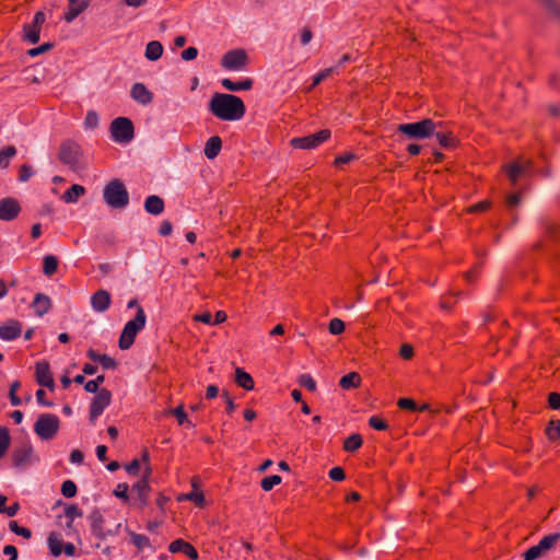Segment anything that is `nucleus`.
Wrapping results in <instances>:
<instances>
[{"label": "nucleus", "mask_w": 560, "mask_h": 560, "mask_svg": "<svg viewBox=\"0 0 560 560\" xmlns=\"http://www.w3.org/2000/svg\"><path fill=\"white\" fill-rule=\"evenodd\" d=\"M132 544L139 549L142 550L150 546V539L142 534L130 533Z\"/></svg>", "instance_id": "a19ab883"}, {"label": "nucleus", "mask_w": 560, "mask_h": 560, "mask_svg": "<svg viewBox=\"0 0 560 560\" xmlns=\"http://www.w3.org/2000/svg\"><path fill=\"white\" fill-rule=\"evenodd\" d=\"M34 312L37 316H44L51 307V301L48 295L44 293H37L32 303Z\"/></svg>", "instance_id": "5701e85b"}, {"label": "nucleus", "mask_w": 560, "mask_h": 560, "mask_svg": "<svg viewBox=\"0 0 560 560\" xmlns=\"http://www.w3.org/2000/svg\"><path fill=\"white\" fill-rule=\"evenodd\" d=\"M222 149V140L219 136H213L206 142L203 153L207 159H215Z\"/></svg>", "instance_id": "393cba45"}, {"label": "nucleus", "mask_w": 560, "mask_h": 560, "mask_svg": "<svg viewBox=\"0 0 560 560\" xmlns=\"http://www.w3.org/2000/svg\"><path fill=\"white\" fill-rule=\"evenodd\" d=\"M168 413L173 415L176 418V420H177L179 425L186 424V425H189V427H195V424H192L191 421L188 420L183 405H180V406H178V407H176L174 409H171L168 411Z\"/></svg>", "instance_id": "4c0bfd02"}, {"label": "nucleus", "mask_w": 560, "mask_h": 560, "mask_svg": "<svg viewBox=\"0 0 560 560\" xmlns=\"http://www.w3.org/2000/svg\"><path fill=\"white\" fill-rule=\"evenodd\" d=\"M21 212V206L15 198L5 197L0 200V220L12 221Z\"/></svg>", "instance_id": "ddd939ff"}, {"label": "nucleus", "mask_w": 560, "mask_h": 560, "mask_svg": "<svg viewBox=\"0 0 560 560\" xmlns=\"http://www.w3.org/2000/svg\"><path fill=\"white\" fill-rule=\"evenodd\" d=\"M168 551L172 553L182 552L191 560L198 559V551L196 550V548L191 544L180 538L175 539L170 544Z\"/></svg>", "instance_id": "a211bd4d"}, {"label": "nucleus", "mask_w": 560, "mask_h": 560, "mask_svg": "<svg viewBox=\"0 0 560 560\" xmlns=\"http://www.w3.org/2000/svg\"><path fill=\"white\" fill-rule=\"evenodd\" d=\"M78 491L77 485L72 480H66L61 485V493L66 498L75 497Z\"/></svg>", "instance_id": "a18cd8bd"}, {"label": "nucleus", "mask_w": 560, "mask_h": 560, "mask_svg": "<svg viewBox=\"0 0 560 560\" xmlns=\"http://www.w3.org/2000/svg\"><path fill=\"white\" fill-rule=\"evenodd\" d=\"M84 125L89 129L96 128L98 126V115H97V113L94 112V110L88 112V114L85 116V119H84Z\"/></svg>", "instance_id": "4d7b16f0"}, {"label": "nucleus", "mask_w": 560, "mask_h": 560, "mask_svg": "<svg viewBox=\"0 0 560 560\" xmlns=\"http://www.w3.org/2000/svg\"><path fill=\"white\" fill-rule=\"evenodd\" d=\"M86 355L93 362L100 363L102 368L105 370H114L117 368V362L115 361V359L107 354H100L95 350L89 349L86 351Z\"/></svg>", "instance_id": "412c9836"}, {"label": "nucleus", "mask_w": 560, "mask_h": 560, "mask_svg": "<svg viewBox=\"0 0 560 560\" xmlns=\"http://www.w3.org/2000/svg\"><path fill=\"white\" fill-rule=\"evenodd\" d=\"M89 3L90 0H81L75 4H70L68 11L63 15L65 21L68 23L72 22L89 7Z\"/></svg>", "instance_id": "cd10ccee"}, {"label": "nucleus", "mask_w": 560, "mask_h": 560, "mask_svg": "<svg viewBox=\"0 0 560 560\" xmlns=\"http://www.w3.org/2000/svg\"><path fill=\"white\" fill-rule=\"evenodd\" d=\"M328 330L331 335H339L345 330V323L339 318H332L329 322Z\"/></svg>", "instance_id": "3c124183"}, {"label": "nucleus", "mask_w": 560, "mask_h": 560, "mask_svg": "<svg viewBox=\"0 0 560 560\" xmlns=\"http://www.w3.org/2000/svg\"><path fill=\"white\" fill-rule=\"evenodd\" d=\"M330 136L331 132L329 129H322L313 135L292 138L290 144L294 149L312 150L327 141Z\"/></svg>", "instance_id": "0eeeda50"}, {"label": "nucleus", "mask_w": 560, "mask_h": 560, "mask_svg": "<svg viewBox=\"0 0 560 560\" xmlns=\"http://www.w3.org/2000/svg\"><path fill=\"white\" fill-rule=\"evenodd\" d=\"M328 476L334 481H342L346 478V472L343 468L336 466L329 470Z\"/></svg>", "instance_id": "bf43d9fd"}, {"label": "nucleus", "mask_w": 560, "mask_h": 560, "mask_svg": "<svg viewBox=\"0 0 560 560\" xmlns=\"http://www.w3.org/2000/svg\"><path fill=\"white\" fill-rule=\"evenodd\" d=\"M33 175V168L28 164L21 165L19 170V180L20 182H27Z\"/></svg>", "instance_id": "13d9d810"}, {"label": "nucleus", "mask_w": 560, "mask_h": 560, "mask_svg": "<svg viewBox=\"0 0 560 560\" xmlns=\"http://www.w3.org/2000/svg\"><path fill=\"white\" fill-rule=\"evenodd\" d=\"M60 425L59 418L54 413L40 415L35 424L34 432L45 441H49L56 436Z\"/></svg>", "instance_id": "39448f33"}, {"label": "nucleus", "mask_w": 560, "mask_h": 560, "mask_svg": "<svg viewBox=\"0 0 560 560\" xmlns=\"http://www.w3.org/2000/svg\"><path fill=\"white\" fill-rule=\"evenodd\" d=\"M361 384V376L357 372H350L346 375H343L340 381L339 385L342 389H351L357 388Z\"/></svg>", "instance_id": "2f4dec72"}, {"label": "nucleus", "mask_w": 560, "mask_h": 560, "mask_svg": "<svg viewBox=\"0 0 560 560\" xmlns=\"http://www.w3.org/2000/svg\"><path fill=\"white\" fill-rule=\"evenodd\" d=\"M280 482H281L280 476L271 475V476L265 477L261 480L260 486H261L262 490L270 491L273 489L275 486L279 485Z\"/></svg>", "instance_id": "37998d69"}, {"label": "nucleus", "mask_w": 560, "mask_h": 560, "mask_svg": "<svg viewBox=\"0 0 560 560\" xmlns=\"http://www.w3.org/2000/svg\"><path fill=\"white\" fill-rule=\"evenodd\" d=\"M354 158H355V156H354V154H352V153H345V154H342V155L337 156V158L335 159L334 164H335L336 166H340V165H343V164H347V163L351 162L352 160H354Z\"/></svg>", "instance_id": "338daca9"}, {"label": "nucleus", "mask_w": 560, "mask_h": 560, "mask_svg": "<svg viewBox=\"0 0 560 560\" xmlns=\"http://www.w3.org/2000/svg\"><path fill=\"white\" fill-rule=\"evenodd\" d=\"M21 387V382L20 381H14L11 386H10V390H9V398H10V401L13 406H19L22 404V400L21 398L16 395V390Z\"/></svg>", "instance_id": "de8ad7c7"}, {"label": "nucleus", "mask_w": 560, "mask_h": 560, "mask_svg": "<svg viewBox=\"0 0 560 560\" xmlns=\"http://www.w3.org/2000/svg\"><path fill=\"white\" fill-rule=\"evenodd\" d=\"M46 22V14L43 11H37L34 14L31 23L24 24L22 39L30 44H36L40 38V31Z\"/></svg>", "instance_id": "9d476101"}, {"label": "nucleus", "mask_w": 560, "mask_h": 560, "mask_svg": "<svg viewBox=\"0 0 560 560\" xmlns=\"http://www.w3.org/2000/svg\"><path fill=\"white\" fill-rule=\"evenodd\" d=\"M54 47V44L51 43H44L43 45L38 46V47H35V48H31L27 50V55L30 57H37L44 52H47L49 50H51Z\"/></svg>", "instance_id": "5fc2aeb1"}, {"label": "nucleus", "mask_w": 560, "mask_h": 560, "mask_svg": "<svg viewBox=\"0 0 560 560\" xmlns=\"http://www.w3.org/2000/svg\"><path fill=\"white\" fill-rule=\"evenodd\" d=\"M247 65L248 56L246 51L241 48L226 51L221 59V66L231 71L244 70Z\"/></svg>", "instance_id": "1a4fd4ad"}, {"label": "nucleus", "mask_w": 560, "mask_h": 560, "mask_svg": "<svg viewBox=\"0 0 560 560\" xmlns=\"http://www.w3.org/2000/svg\"><path fill=\"white\" fill-rule=\"evenodd\" d=\"M335 68L330 67V68H326L324 70H322L320 72H318L317 74H315L313 77V83H312V86H316L318 84H320L324 80H326L328 77H330L334 72Z\"/></svg>", "instance_id": "603ef678"}, {"label": "nucleus", "mask_w": 560, "mask_h": 560, "mask_svg": "<svg viewBox=\"0 0 560 560\" xmlns=\"http://www.w3.org/2000/svg\"><path fill=\"white\" fill-rule=\"evenodd\" d=\"M490 206H491V202L489 200H482L480 202L472 205L469 208V212H471V213L483 212V211H487L490 208Z\"/></svg>", "instance_id": "680f3d73"}, {"label": "nucleus", "mask_w": 560, "mask_h": 560, "mask_svg": "<svg viewBox=\"0 0 560 560\" xmlns=\"http://www.w3.org/2000/svg\"><path fill=\"white\" fill-rule=\"evenodd\" d=\"M545 553V550L537 544L524 553V560H536Z\"/></svg>", "instance_id": "8fccbe9b"}, {"label": "nucleus", "mask_w": 560, "mask_h": 560, "mask_svg": "<svg viewBox=\"0 0 560 560\" xmlns=\"http://www.w3.org/2000/svg\"><path fill=\"white\" fill-rule=\"evenodd\" d=\"M65 515L68 518L67 527L70 528L72 526L74 518L82 516V511L79 509L77 504H69L65 509Z\"/></svg>", "instance_id": "58836bf2"}, {"label": "nucleus", "mask_w": 560, "mask_h": 560, "mask_svg": "<svg viewBox=\"0 0 560 560\" xmlns=\"http://www.w3.org/2000/svg\"><path fill=\"white\" fill-rule=\"evenodd\" d=\"M22 334V324L16 319H10L0 326V339L15 340Z\"/></svg>", "instance_id": "2eb2a0df"}, {"label": "nucleus", "mask_w": 560, "mask_h": 560, "mask_svg": "<svg viewBox=\"0 0 560 560\" xmlns=\"http://www.w3.org/2000/svg\"><path fill=\"white\" fill-rule=\"evenodd\" d=\"M16 155V149L14 145H7L0 150V168H7L10 165L12 158Z\"/></svg>", "instance_id": "c9c22d12"}, {"label": "nucleus", "mask_w": 560, "mask_h": 560, "mask_svg": "<svg viewBox=\"0 0 560 560\" xmlns=\"http://www.w3.org/2000/svg\"><path fill=\"white\" fill-rule=\"evenodd\" d=\"M210 113L224 121H235L244 117L246 107L243 100L234 94L214 93L208 106Z\"/></svg>", "instance_id": "f257e3e1"}, {"label": "nucleus", "mask_w": 560, "mask_h": 560, "mask_svg": "<svg viewBox=\"0 0 560 560\" xmlns=\"http://www.w3.org/2000/svg\"><path fill=\"white\" fill-rule=\"evenodd\" d=\"M81 147L72 140H66L60 144L58 158L60 162L72 170H75L80 163Z\"/></svg>", "instance_id": "6e6552de"}, {"label": "nucleus", "mask_w": 560, "mask_h": 560, "mask_svg": "<svg viewBox=\"0 0 560 560\" xmlns=\"http://www.w3.org/2000/svg\"><path fill=\"white\" fill-rule=\"evenodd\" d=\"M186 499L192 501L196 505L201 506L205 502V497L201 492H190L186 494Z\"/></svg>", "instance_id": "0e129e2a"}, {"label": "nucleus", "mask_w": 560, "mask_h": 560, "mask_svg": "<svg viewBox=\"0 0 560 560\" xmlns=\"http://www.w3.org/2000/svg\"><path fill=\"white\" fill-rule=\"evenodd\" d=\"M442 122H435L430 118L416 122L400 124L397 126V132L405 135L409 139H428L435 133V129L441 127Z\"/></svg>", "instance_id": "f03ea898"}, {"label": "nucleus", "mask_w": 560, "mask_h": 560, "mask_svg": "<svg viewBox=\"0 0 560 560\" xmlns=\"http://www.w3.org/2000/svg\"><path fill=\"white\" fill-rule=\"evenodd\" d=\"M144 209L150 214L159 215L164 211V201L161 197L151 195L144 201Z\"/></svg>", "instance_id": "a878e982"}, {"label": "nucleus", "mask_w": 560, "mask_h": 560, "mask_svg": "<svg viewBox=\"0 0 560 560\" xmlns=\"http://www.w3.org/2000/svg\"><path fill=\"white\" fill-rule=\"evenodd\" d=\"M112 400V393L102 388L94 396L91 405H90V422L94 423L96 419L103 413L104 409L109 406Z\"/></svg>", "instance_id": "9b49d317"}, {"label": "nucleus", "mask_w": 560, "mask_h": 560, "mask_svg": "<svg viewBox=\"0 0 560 560\" xmlns=\"http://www.w3.org/2000/svg\"><path fill=\"white\" fill-rule=\"evenodd\" d=\"M363 444L362 436L358 433H353L350 436H348L343 442V450L346 452H355L359 450Z\"/></svg>", "instance_id": "72a5a7b5"}, {"label": "nucleus", "mask_w": 560, "mask_h": 560, "mask_svg": "<svg viewBox=\"0 0 560 560\" xmlns=\"http://www.w3.org/2000/svg\"><path fill=\"white\" fill-rule=\"evenodd\" d=\"M128 491H129V487L127 483H119L116 489L114 490V494L119 498V499H122L125 501L128 500Z\"/></svg>", "instance_id": "052dcab7"}, {"label": "nucleus", "mask_w": 560, "mask_h": 560, "mask_svg": "<svg viewBox=\"0 0 560 560\" xmlns=\"http://www.w3.org/2000/svg\"><path fill=\"white\" fill-rule=\"evenodd\" d=\"M89 520L91 523V532L95 537L105 539L107 535L112 534V532L104 530V518L100 510H93L89 515Z\"/></svg>", "instance_id": "f3484780"}, {"label": "nucleus", "mask_w": 560, "mask_h": 560, "mask_svg": "<svg viewBox=\"0 0 560 560\" xmlns=\"http://www.w3.org/2000/svg\"><path fill=\"white\" fill-rule=\"evenodd\" d=\"M299 385L305 387L310 392L316 390V382L310 374H302L298 380Z\"/></svg>", "instance_id": "49530a36"}, {"label": "nucleus", "mask_w": 560, "mask_h": 560, "mask_svg": "<svg viewBox=\"0 0 560 560\" xmlns=\"http://www.w3.org/2000/svg\"><path fill=\"white\" fill-rule=\"evenodd\" d=\"M130 95L141 105H148L153 100V94L143 83H135L131 88Z\"/></svg>", "instance_id": "aec40b11"}, {"label": "nucleus", "mask_w": 560, "mask_h": 560, "mask_svg": "<svg viewBox=\"0 0 560 560\" xmlns=\"http://www.w3.org/2000/svg\"><path fill=\"white\" fill-rule=\"evenodd\" d=\"M559 540H560V534L552 533V534H549V535L542 537L540 539V541L538 542V545L540 546V548H542L545 550V552H547V551L551 550L552 548H555Z\"/></svg>", "instance_id": "e433bc0d"}, {"label": "nucleus", "mask_w": 560, "mask_h": 560, "mask_svg": "<svg viewBox=\"0 0 560 560\" xmlns=\"http://www.w3.org/2000/svg\"><path fill=\"white\" fill-rule=\"evenodd\" d=\"M235 382L240 387L246 390H252L255 386V382L252 375L241 368H237L235 371Z\"/></svg>", "instance_id": "c756f323"}, {"label": "nucleus", "mask_w": 560, "mask_h": 560, "mask_svg": "<svg viewBox=\"0 0 560 560\" xmlns=\"http://www.w3.org/2000/svg\"><path fill=\"white\" fill-rule=\"evenodd\" d=\"M221 85L231 92L249 91L254 85V81L250 78H246L244 80L234 82L231 79L225 78L221 81Z\"/></svg>", "instance_id": "4be33fe9"}, {"label": "nucleus", "mask_w": 560, "mask_h": 560, "mask_svg": "<svg viewBox=\"0 0 560 560\" xmlns=\"http://www.w3.org/2000/svg\"><path fill=\"white\" fill-rule=\"evenodd\" d=\"M85 194V188L79 184H73L70 188H68L61 199L67 203L77 202L80 197Z\"/></svg>", "instance_id": "7c9ffc66"}, {"label": "nucleus", "mask_w": 560, "mask_h": 560, "mask_svg": "<svg viewBox=\"0 0 560 560\" xmlns=\"http://www.w3.org/2000/svg\"><path fill=\"white\" fill-rule=\"evenodd\" d=\"M433 136L436 138V140L441 144V147H443L445 149H451L456 145L457 140L452 132L439 131L436 128L435 133H433Z\"/></svg>", "instance_id": "473e14b6"}, {"label": "nucleus", "mask_w": 560, "mask_h": 560, "mask_svg": "<svg viewBox=\"0 0 560 560\" xmlns=\"http://www.w3.org/2000/svg\"><path fill=\"white\" fill-rule=\"evenodd\" d=\"M369 425L377 431H384V430L388 429L387 422L377 416H372L369 419Z\"/></svg>", "instance_id": "864d4df0"}, {"label": "nucleus", "mask_w": 560, "mask_h": 560, "mask_svg": "<svg viewBox=\"0 0 560 560\" xmlns=\"http://www.w3.org/2000/svg\"><path fill=\"white\" fill-rule=\"evenodd\" d=\"M539 3L553 16H560V4L558 0H538Z\"/></svg>", "instance_id": "79ce46f5"}, {"label": "nucleus", "mask_w": 560, "mask_h": 560, "mask_svg": "<svg viewBox=\"0 0 560 560\" xmlns=\"http://www.w3.org/2000/svg\"><path fill=\"white\" fill-rule=\"evenodd\" d=\"M163 55V45L159 40H151L147 44L144 56L150 61L159 60Z\"/></svg>", "instance_id": "c85d7f7f"}, {"label": "nucleus", "mask_w": 560, "mask_h": 560, "mask_svg": "<svg viewBox=\"0 0 560 560\" xmlns=\"http://www.w3.org/2000/svg\"><path fill=\"white\" fill-rule=\"evenodd\" d=\"M397 406L404 410L418 411V406H417L416 401L411 398L398 399Z\"/></svg>", "instance_id": "6e6d98bb"}, {"label": "nucleus", "mask_w": 560, "mask_h": 560, "mask_svg": "<svg viewBox=\"0 0 560 560\" xmlns=\"http://www.w3.org/2000/svg\"><path fill=\"white\" fill-rule=\"evenodd\" d=\"M35 378L38 385L45 386L50 390L55 388V381L47 361H39L35 365Z\"/></svg>", "instance_id": "4468645a"}, {"label": "nucleus", "mask_w": 560, "mask_h": 560, "mask_svg": "<svg viewBox=\"0 0 560 560\" xmlns=\"http://www.w3.org/2000/svg\"><path fill=\"white\" fill-rule=\"evenodd\" d=\"M110 135L118 143H129L135 137V127L127 117H117L110 124Z\"/></svg>", "instance_id": "423d86ee"}, {"label": "nucleus", "mask_w": 560, "mask_h": 560, "mask_svg": "<svg viewBox=\"0 0 560 560\" xmlns=\"http://www.w3.org/2000/svg\"><path fill=\"white\" fill-rule=\"evenodd\" d=\"M9 528L14 534L24 538H30L32 536V532L28 528L20 526L15 521H11L9 523Z\"/></svg>", "instance_id": "09e8293b"}, {"label": "nucleus", "mask_w": 560, "mask_h": 560, "mask_svg": "<svg viewBox=\"0 0 560 560\" xmlns=\"http://www.w3.org/2000/svg\"><path fill=\"white\" fill-rule=\"evenodd\" d=\"M150 474H151V468L148 467L143 477L132 486V491L137 492V495H138L141 506H144L148 503V498H149V492H150V485H149Z\"/></svg>", "instance_id": "dca6fc26"}, {"label": "nucleus", "mask_w": 560, "mask_h": 560, "mask_svg": "<svg viewBox=\"0 0 560 560\" xmlns=\"http://www.w3.org/2000/svg\"><path fill=\"white\" fill-rule=\"evenodd\" d=\"M548 405L551 409H555V410L560 409V394L550 393L548 396Z\"/></svg>", "instance_id": "69168bd1"}, {"label": "nucleus", "mask_w": 560, "mask_h": 560, "mask_svg": "<svg viewBox=\"0 0 560 560\" xmlns=\"http://www.w3.org/2000/svg\"><path fill=\"white\" fill-rule=\"evenodd\" d=\"M58 268V259L54 255H46L43 259V272L44 275L51 277L56 273Z\"/></svg>", "instance_id": "f704fd0d"}, {"label": "nucleus", "mask_w": 560, "mask_h": 560, "mask_svg": "<svg viewBox=\"0 0 560 560\" xmlns=\"http://www.w3.org/2000/svg\"><path fill=\"white\" fill-rule=\"evenodd\" d=\"M546 434L550 440L560 439V421L551 420L546 428Z\"/></svg>", "instance_id": "c03bdc74"}, {"label": "nucleus", "mask_w": 560, "mask_h": 560, "mask_svg": "<svg viewBox=\"0 0 560 560\" xmlns=\"http://www.w3.org/2000/svg\"><path fill=\"white\" fill-rule=\"evenodd\" d=\"M503 168L508 174L511 183L515 185L518 177L528 170V163L522 164L520 162H513L511 164L504 165Z\"/></svg>", "instance_id": "b1692460"}, {"label": "nucleus", "mask_w": 560, "mask_h": 560, "mask_svg": "<svg viewBox=\"0 0 560 560\" xmlns=\"http://www.w3.org/2000/svg\"><path fill=\"white\" fill-rule=\"evenodd\" d=\"M34 451L31 444H23L15 448L12 454L13 466L23 469L34 460Z\"/></svg>", "instance_id": "f8f14e48"}, {"label": "nucleus", "mask_w": 560, "mask_h": 560, "mask_svg": "<svg viewBox=\"0 0 560 560\" xmlns=\"http://www.w3.org/2000/svg\"><path fill=\"white\" fill-rule=\"evenodd\" d=\"M104 201L114 209H124L129 203V194L119 179L110 180L103 190Z\"/></svg>", "instance_id": "20e7f679"}, {"label": "nucleus", "mask_w": 560, "mask_h": 560, "mask_svg": "<svg viewBox=\"0 0 560 560\" xmlns=\"http://www.w3.org/2000/svg\"><path fill=\"white\" fill-rule=\"evenodd\" d=\"M147 322V316L141 306H138V311L133 319L126 323L118 341V346L121 350L129 349L138 335L141 331Z\"/></svg>", "instance_id": "7ed1b4c3"}, {"label": "nucleus", "mask_w": 560, "mask_h": 560, "mask_svg": "<svg viewBox=\"0 0 560 560\" xmlns=\"http://www.w3.org/2000/svg\"><path fill=\"white\" fill-rule=\"evenodd\" d=\"M47 544L49 551L54 557H59L62 553L65 544L60 534L55 532L50 533L47 538Z\"/></svg>", "instance_id": "bb28decb"}, {"label": "nucleus", "mask_w": 560, "mask_h": 560, "mask_svg": "<svg viewBox=\"0 0 560 560\" xmlns=\"http://www.w3.org/2000/svg\"><path fill=\"white\" fill-rule=\"evenodd\" d=\"M198 56V50L196 47H188L182 51L180 57L186 61H190L196 59Z\"/></svg>", "instance_id": "e2e57ef3"}, {"label": "nucleus", "mask_w": 560, "mask_h": 560, "mask_svg": "<svg viewBox=\"0 0 560 560\" xmlns=\"http://www.w3.org/2000/svg\"><path fill=\"white\" fill-rule=\"evenodd\" d=\"M399 354L402 359L410 360L413 357V348L410 345L405 343L400 347Z\"/></svg>", "instance_id": "774afa93"}, {"label": "nucleus", "mask_w": 560, "mask_h": 560, "mask_svg": "<svg viewBox=\"0 0 560 560\" xmlns=\"http://www.w3.org/2000/svg\"><path fill=\"white\" fill-rule=\"evenodd\" d=\"M112 298L108 291L98 290L91 296V305L95 312L103 313L110 306Z\"/></svg>", "instance_id": "6ab92c4d"}, {"label": "nucleus", "mask_w": 560, "mask_h": 560, "mask_svg": "<svg viewBox=\"0 0 560 560\" xmlns=\"http://www.w3.org/2000/svg\"><path fill=\"white\" fill-rule=\"evenodd\" d=\"M10 434L7 428L0 427V458L4 456L10 446Z\"/></svg>", "instance_id": "ea45409f"}]
</instances>
